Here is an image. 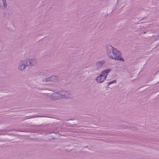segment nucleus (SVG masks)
I'll return each instance as SVG.
<instances>
[{
    "mask_svg": "<svg viewBox=\"0 0 159 159\" xmlns=\"http://www.w3.org/2000/svg\"><path fill=\"white\" fill-rule=\"evenodd\" d=\"M59 92L55 93L52 94L51 96V98H56L57 97H59Z\"/></svg>",
    "mask_w": 159,
    "mask_h": 159,
    "instance_id": "nucleus-8",
    "label": "nucleus"
},
{
    "mask_svg": "<svg viewBox=\"0 0 159 159\" xmlns=\"http://www.w3.org/2000/svg\"><path fill=\"white\" fill-rule=\"evenodd\" d=\"M50 81H55L58 80V77L56 75H52L49 77Z\"/></svg>",
    "mask_w": 159,
    "mask_h": 159,
    "instance_id": "nucleus-7",
    "label": "nucleus"
},
{
    "mask_svg": "<svg viewBox=\"0 0 159 159\" xmlns=\"http://www.w3.org/2000/svg\"><path fill=\"white\" fill-rule=\"evenodd\" d=\"M56 135H57V133L55 132H52L51 134L52 137L53 138H55Z\"/></svg>",
    "mask_w": 159,
    "mask_h": 159,
    "instance_id": "nucleus-11",
    "label": "nucleus"
},
{
    "mask_svg": "<svg viewBox=\"0 0 159 159\" xmlns=\"http://www.w3.org/2000/svg\"><path fill=\"white\" fill-rule=\"evenodd\" d=\"M111 69H105L97 76L96 81L100 83L103 82L106 79L108 74L111 71Z\"/></svg>",
    "mask_w": 159,
    "mask_h": 159,
    "instance_id": "nucleus-3",
    "label": "nucleus"
},
{
    "mask_svg": "<svg viewBox=\"0 0 159 159\" xmlns=\"http://www.w3.org/2000/svg\"><path fill=\"white\" fill-rule=\"evenodd\" d=\"M106 53L110 58L120 61H124V59L121 57L120 51L110 44L106 46Z\"/></svg>",
    "mask_w": 159,
    "mask_h": 159,
    "instance_id": "nucleus-2",
    "label": "nucleus"
},
{
    "mask_svg": "<svg viewBox=\"0 0 159 159\" xmlns=\"http://www.w3.org/2000/svg\"><path fill=\"white\" fill-rule=\"evenodd\" d=\"M116 80H114L112 81L108 82H107L108 85H109L111 84L116 83Z\"/></svg>",
    "mask_w": 159,
    "mask_h": 159,
    "instance_id": "nucleus-9",
    "label": "nucleus"
},
{
    "mask_svg": "<svg viewBox=\"0 0 159 159\" xmlns=\"http://www.w3.org/2000/svg\"><path fill=\"white\" fill-rule=\"evenodd\" d=\"M158 11H159V10H158Z\"/></svg>",
    "mask_w": 159,
    "mask_h": 159,
    "instance_id": "nucleus-12",
    "label": "nucleus"
},
{
    "mask_svg": "<svg viewBox=\"0 0 159 159\" xmlns=\"http://www.w3.org/2000/svg\"><path fill=\"white\" fill-rule=\"evenodd\" d=\"M42 81H44V82H46V81L49 82L50 80H49V77H48V78H45V79H44Z\"/></svg>",
    "mask_w": 159,
    "mask_h": 159,
    "instance_id": "nucleus-10",
    "label": "nucleus"
},
{
    "mask_svg": "<svg viewBox=\"0 0 159 159\" xmlns=\"http://www.w3.org/2000/svg\"><path fill=\"white\" fill-rule=\"evenodd\" d=\"M105 62V61L104 60L99 61L96 62L95 66L97 69H100L102 67Z\"/></svg>",
    "mask_w": 159,
    "mask_h": 159,
    "instance_id": "nucleus-4",
    "label": "nucleus"
},
{
    "mask_svg": "<svg viewBox=\"0 0 159 159\" xmlns=\"http://www.w3.org/2000/svg\"><path fill=\"white\" fill-rule=\"evenodd\" d=\"M7 7L6 0H0V8L1 9H5Z\"/></svg>",
    "mask_w": 159,
    "mask_h": 159,
    "instance_id": "nucleus-5",
    "label": "nucleus"
},
{
    "mask_svg": "<svg viewBox=\"0 0 159 159\" xmlns=\"http://www.w3.org/2000/svg\"><path fill=\"white\" fill-rule=\"evenodd\" d=\"M68 94V91L62 90L60 92V99L67 98Z\"/></svg>",
    "mask_w": 159,
    "mask_h": 159,
    "instance_id": "nucleus-6",
    "label": "nucleus"
},
{
    "mask_svg": "<svg viewBox=\"0 0 159 159\" xmlns=\"http://www.w3.org/2000/svg\"><path fill=\"white\" fill-rule=\"evenodd\" d=\"M38 63L37 59L34 58L20 59L19 60L17 69L19 71H22L27 67H31Z\"/></svg>",
    "mask_w": 159,
    "mask_h": 159,
    "instance_id": "nucleus-1",
    "label": "nucleus"
}]
</instances>
